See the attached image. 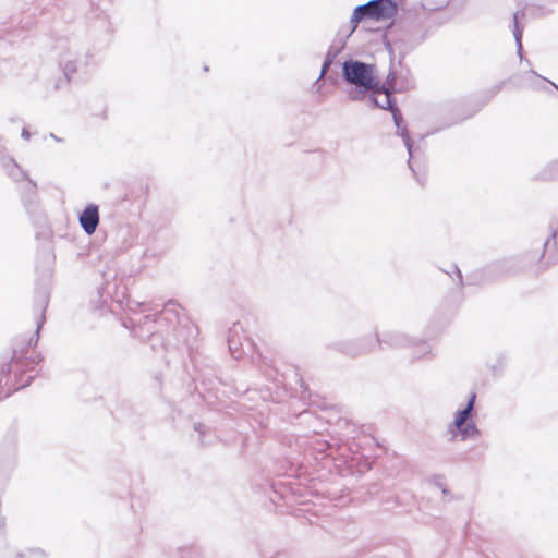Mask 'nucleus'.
Here are the masks:
<instances>
[{
    "instance_id": "f257e3e1",
    "label": "nucleus",
    "mask_w": 558,
    "mask_h": 558,
    "mask_svg": "<svg viewBox=\"0 0 558 558\" xmlns=\"http://www.w3.org/2000/svg\"><path fill=\"white\" fill-rule=\"evenodd\" d=\"M50 289L48 282L39 284L35 291V310L38 311L36 318L35 338H31L25 345H15L12 351L11 360L8 364L0 367V387L13 384L14 389L19 390L31 385L34 376L24 374L34 371L40 362V356L36 354L34 348L39 339V331L46 322V310L49 304Z\"/></svg>"
},
{
    "instance_id": "f03ea898",
    "label": "nucleus",
    "mask_w": 558,
    "mask_h": 558,
    "mask_svg": "<svg viewBox=\"0 0 558 558\" xmlns=\"http://www.w3.org/2000/svg\"><path fill=\"white\" fill-rule=\"evenodd\" d=\"M550 235L536 248L529 250L521 254L505 257L488 264L485 271L493 278L514 276L526 269L536 266V271L542 272L551 265L558 263L557 235L558 228L555 223L549 225Z\"/></svg>"
},
{
    "instance_id": "7ed1b4c3",
    "label": "nucleus",
    "mask_w": 558,
    "mask_h": 558,
    "mask_svg": "<svg viewBox=\"0 0 558 558\" xmlns=\"http://www.w3.org/2000/svg\"><path fill=\"white\" fill-rule=\"evenodd\" d=\"M396 10L397 8L392 0H372L364 5H360L354 9L351 16L353 31L363 19L374 21L387 20L395 15Z\"/></svg>"
},
{
    "instance_id": "20e7f679",
    "label": "nucleus",
    "mask_w": 558,
    "mask_h": 558,
    "mask_svg": "<svg viewBox=\"0 0 558 558\" xmlns=\"http://www.w3.org/2000/svg\"><path fill=\"white\" fill-rule=\"evenodd\" d=\"M475 415L474 410L463 407L454 413V418L449 425V433L452 437L459 436L460 440L464 441L468 439L477 438L481 435L473 416Z\"/></svg>"
},
{
    "instance_id": "39448f33",
    "label": "nucleus",
    "mask_w": 558,
    "mask_h": 558,
    "mask_svg": "<svg viewBox=\"0 0 558 558\" xmlns=\"http://www.w3.org/2000/svg\"><path fill=\"white\" fill-rule=\"evenodd\" d=\"M343 74L348 82L364 89L377 88L379 80L371 65L359 61H350L343 64Z\"/></svg>"
},
{
    "instance_id": "423d86ee",
    "label": "nucleus",
    "mask_w": 558,
    "mask_h": 558,
    "mask_svg": "<svg viewBox=\"0 0 558 558\" xmlns=\"http://www.w3.org/2000/svg\"><path fill=\"white\" fill-rule=\"evenodd\" d=\"M333 348L347 356L357 357L368 354L375 349V339L373 336H364L357 339L341 340L336 342Z\"/></svg>"
},
{
    "instance_id": "0eeeda50",
    "label": "nucleus",
    "mask_w": 558,
    "mask_h": 558,
    "mask_svg": "<svg viewBox=\"0 0 558 558\" xmlns=\"http://www.w3.org/2000/svg\"><path fill=\"white\" fill-rule=\"evenodd\" d=\"M409 154L408 165L414 178L423 184L418 172L424 167L426 142H403Z\"/></svg>"
},
{
    "instance_id": "6e6552de",
    "label": "nucleus",
    "mask_w": 558,
    "mask_h": 558,
    "mask_svg": "<svg viewBox=\"0 0 558 558\" xmlns=\"http://www.w3.org/2000/svg\"><path fill=\"white\" fill-rule=\"evenodd\" d=\"M368 90L373 92V101L375 106L381 109H388L392 112L395 123L398 128H400V123L402 121L401 113L399 110L395 107L391 96L388 93L387 89H385L383 86H380V82L377 85V88H369Z\"/></svg>"
},
{
    "instance_id": "1a4fd4ad",
    "label": "nucleus",
    "mask_w": 558,
    "mask_h": 558,
    "mask_svg": "<svg viewBox=\"0 0 558 558\" xmlns=\"http://www.w3.org/2000/svg\"><path fill=\"white\" fill-rule=\"evenodd\" d=\"M375 339V348L380 347L381 344H387L390 347H411L417 345L420 341L413 337H409L402 332L398 331H389L379 337L376 335Z\"/></svg>"
},
{
    "instance_id": "9d476101",
    "label": "nucleus",
    "mask_w": 558,
    "mask_h": 558,
    "mask_svg": "<svg viewBox=\"0 0 558 558\" xmlns=\"http://www.w3.org/2000/svg\"><path fill=\"white\" fill-rule=\"evenodd\" d=\"M81 228L87 235L95 233L99 225V207L96 204H88L78 215Z\"/></svg>"
},
{
    "instance_id": "9b49d317",
    "label": "nucleus",
    "mask_w": 558,
    "mask_h": 558,
    "mask_svg": "<svg viewBox=\"0 0 558 558\" xmlns=\"http://www.w3.org/2000/svg\"><path fill=\"white\" fill-rule=\"evenodd\" d=\"M243 331V328L240 323H234L233 326L229 329L228 333V347L230 352L236 357V353L240 351L242 347V338L239 332Z\"/></svg>"
},
{
    "instance_id": "f8f14e48",
    "label": "nucleus",
    "mask_w": 558,
    "mask_h": 558,
    "mask_svg": "<svg viewBox=\"0 0 558 558\" xmlns=\"http://www.w3.org/2000/svg\"><path fill=\"white\" fill-rule=\"evenodd\" d=\"M538 181L554 182L558 181V159L545 165L535 177Z\"/></svg>"
},
{
    "instance_id": "ddd939ff",
    "label": "nucleus",
    "mask_w": 558,
    "mask_h": 558,
    "mask_svg": "<svg viewBox=\"0 0 558 558\" xmlns=\"http://www.w3.org/2000/svg\"><path fill=\"white\" fill-rule=\"evenodd\" d=\"M194 432L197 433V441L202 446H208L214 438V432L203 423H194Z\"/></svg>"
},
{
    "instance_id": "4468645a",
    "label": "nucleus",
    "mask_w": 558,
    "mask_h": 558,
    "mask_svg": "<svg viewBox=\"0 0 558 558\" xmlns=\"http://www.w3.org/2000/svg\"><path fill=\"white\" fill-rule=\"evenodd\" d=\"M0 558H46V553L41 548H31L26 551H17L14 556L3 553Z\"/></svg>"
},
{
    "instance_id": "2eb2a0df",
    "label": "nucleus",
    "mask_w": 558,
    "mask_h": 558,
    "mask_svg": "<svg viewBox=\"0 0 558 558\" xmlns=\"http://www.w3.org/2000/svg\"><path fill=\"white\" fill-rule=\"evenodd\" d=\"M476 397H477V395H476L475 391L470 392V395L468 397V400H466V403H465L464 407L474 410L475 402H476Z\"/></svg>"
},
{
    "instance_id": "dca6fc26",
    "label": "nucleus",
    "mask_w": 558,
    "mask_h": 558,
    "mask_svg": "<svg viewBox=\"0 0 558 558\" xmlns=\"http://www.w3.org/2000/svg\"><path fill=\"white\" fill-rule=\"evenodd\" d=\"M435 485L441 489V493L444 495H449V489L445 486V484L441 482V478H436L435 480Z\"/></svg>"
},
{
    "instance_id": "f3484780",
    "label": "nucleus",
    "mask_w": 558,
    "mask_h": 558,
    "mask_svg": "<svg viewBox=\"0 0 558 558\" xmlns=\"http://www.w3.org/2000/svg\"><path fill=\"white\" fill-rule=\"evenodd\" d=\"M453 270H454V274L457 276L458 283L460 286H462L463 284V276H462L461 270L459 269V267L457 265L453 266Z\"/></svg>"
},
{
    "instance_id": "a211bd4d",
    "label": "nucleus",
    "mask_w": 558,
    "mask_h": 558,
    "mask_svg": "<svg viewBox=\"0 0 558 558\" xmlns=\"http://www.w3.org/2000/svg\"><path fill=\"white\" fill-rule=\"evenodd\" d=\"M497 362H498V364H499V366H500V369H501V368H502V366L505 365L506 359H505L502 355H500V356L498 357Z\"/></svg>"
},
{
    "instance_id": "6ab92c4d",
    "label": "nucleus",
    "mask_w": 558,
    "mask_h": 558,
    "mask_svg": "<svg viewBox=\"0 0 558 558\" xmlns=\"http://www.w3.org/2000/svg\"><path fill=\"white\" fill-rule=\"evenodd\" d=\"M175 304H177V303H175V301L170 300V301H168V302H167L166 306H167V307H168V306H174Z\"/></svg>"
},
{
    "instance_id": "aec40b11",
    "label": "nucleus",
    "mask_w": 558,
    "mask_h": 558,
    "mask_svg": "<svg viewBox=\"0 0 558 558\" xmlns=\"http://www.w3.org/2000/svg\"><path fill=\"white\" fill-rule=\"evenodd\" d=\"M22 135H23L24 137H29V136H31L29 132H27L26 130H23Z\"/></svg>"
},
{
    "instance_id": "412c9836",
    "label": "nucleus",
    "mask_w": 558,
    "mask_h": 558,
    "mask_svg": "<svg viewBox=\"0 0 558 558\" xmlns=\"http://www.w3.org/2000/svg\"><path fill=\"white\" fill-rule=\"evenodd\" d=\"M399 135H400L401 137H408V134H407L404 131H402Z\"/></svg>"
},
{
    "instance_id": "4be33fe9",
    "label": "nucleus",
    "mask_w": 558,
    "mask_h": 558,
    "mask_svg": "<svg viewBox=\"0 0 558 558\" xmlns=\"http://www.w3.org/2000/svg\"><path fill=\"white\" fill-rule=\"evenodd\" d=\"M497 368H500L499 364H498V365H496V366H493V372H494L495 374H496V372H497Z\"/></svg>"
},
{
    "instance_id": "5701e85b",
    "label": "nucleus",
    "mask_w": 558,
    "mask_h": 558,
    "mask_svg": "<svg viewBox=\"0 0 558 558\" xmlns=\"http://www.w3.org/2000/svg\"><path fill=\"white\" fill-rule=\"evenodd\" d=\"M497 368H500L499 364H498V365H496V366H493V372H494L495 374H496V372H497Z\"/></svg>"
},
{
    "instance_id": "b1692460",
    "label": "nucleus",
    "mask_w": 558,
    "mask_h": 558,
    "mask_svg": "<svg viewBox=\"0 0 558 558\" xmlns=\"http://www.w3.org/2000/svg\"><path fill=\"white\" fill-rule=\"evenodd\" d=\"M121 201H129L128 194H124V196L121 198Z\"/></svg>"
}]
</instances>
